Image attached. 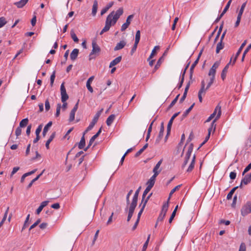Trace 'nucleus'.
Listing matches in <instances>:
<instances>
[{"mask_svg":"<svg viewBox=\"0 0 251 251\" xmlns=\"http://www.w3.org/2000/svg\"><path fill=\"white\" fill-rule=\"evenodd\" d=\"M251 169V162L244 169L242 175L244 176L245 173L248 172Z\"/></svg>","mask_w":251,"mask_h":251,"instance_id":"774afa93","label":"nucleus"},{"mask_svg":"<svg viewBox=\"0 0 251 251\" xmlns=\"http://www.w3.org/2000/svg\"><path fill=\"white\" fill-rule=\"evenodd\" d=\"M7 22L5 20V18L3 17H1L0 18V28L6 24Z\"/></svg>","mask_w":251,"mask_h":251,"instance_id":"0e129e2a","label":"nucleus"},{"mask_svg":"<svg viewBox=\"0 0 251 251\" xmlns=\"http://www.w3.org/2000/svg\"><path fill=\"white\" fill-rule=\"evenodd\" d=\"M158 49H159V46H156L154 47V49L152 50L151 51V53L150 56H149V57L148 59V61H149L150 60H151V59L153 57V56L156 53V50H158Z\"/></svg>","mask_w":251,"mask_h":251,"instance_id":"8fccbe9b","label":"nucleus"},{"mask_svg":"<svg viewBox=\"0 0 251 251\" xmlns=\"http://www.w3.org/2000/svg\"><path fill=\"white\" fill-rule=\"evenodd\" d=\"M241 212L243 216H245L251 212V203L250 201L247 202L242 207Z\"/></svg>","mask_w":251,"mask_h":251,"instance_id":"20e7f679","label":"nucleus"},{"mask_svg":"<svg viewBox=\"0 0 251 251\" xmlns=\"http://www.w3.org/2000/svg\"><path fill=\"white\" fill-rule=\"evenodd\" d=\"M126 45V41H125L124 40L121 41L119 43H118L117 44V45L115 47L114 50L115 51L121 50V49H122L123 48H124L125 47Z\"/></svg>","mask_w":251,"mask_h":251,"instance_id":"a878e982","label":"nucleus"},{"mask_svg":"<svg viewBox=\"0 0 251 251\" xmlns=\"http://www.w3.org/2000/svg\"><path fill=\"white\" fill-rule=\"evenodd\" d=\"M246 4H247V1L244 2L242 4V5L241 6V8L240 9V11H239V12L238 13V15H239V16H242V14L243 13V12H244V9L245 8L246 6Z\"/></svg>","mask_w":251,"mask_h":251,"instance_id":"680f3d73","label":"nucleus"},{"mask_svg":"<svg viewBox=\"0 0 251 251\" xmlns=\"http://www.w3.org/2000/svg\"><path fill=\"white\" fill-rule=\"evenodd\" d=\"M151 190V189H150L149 187L148 188V187H147L146 189L144 190V191L143 192V195H142V201H141V203L140 205H142V203L143 202V201H144V199H145V197H146V195L150 192V191Z\"/></svg>","mask_w":251,"mask_h":251,"instance_id":"09e8293b","label":"nucleus"},{"mask_svg":"<svg viewBox=\"0 0 251 251\" xmlns=\"http://www.w3.org/2000/svg\"><path fill=\"white\" fill-rule=\"evenodd\" d=\"M220 61H217L214 63L209 71L208 75L209 76H213L214 77H215L216 70L220 66Z\"/></svg>","mask_w":251,"mask_h":251,"instance_id":"f8f14e48","label":"nucleus"},{"mask_svg":"<svg viewBox=\"0 0 251 251\" xmlns=\"http://www.w3.org/2000/svg\"><path fill=\"white\" fill-rule=\"evenodd\" d=\"M222 28H223V25H221L220 27H219V30L217 32V35L215 38V40H214V41L215 42H216L217 40L218 39V38H219V36L220 35V34L222 32Z\"/></svg>","mask_w":251,"mask_h":251,"instance_id":"69168bd1","label":"nucleus"},{"mask_svg":"<svg viewBox=\"0 0 251 251\" xmlns=\"http://www.w3.org/2000/svg\"><path fill=\"white\" fill-rule=\"evenodd\" d=\"M164 127L163 123H162L160 126V131L156 139L155 142L158 143L162 139L164 134Z\"/></svg>","mask_w":251,"mask_h":251,"instance_id":"5701e85b","label":"nucleus"},{"mask_svg":"<svg viewBox=\"0 0 251 251\" xmlns=\"http://www.w3.org/2000/svg\"><path fill=\"white\" fill-rule=\"evenodd\" d=\"M102 111H103V108L101 109L100 111H99L95 115L92 122L96 124L98 121V119H99L101 113L102 112Z\"/></svg>","mask_w":251,"mask_h":251,"instance_id":"ea45409f","label":"nucleus"},{"mask_svg":"<svg viewBox=\"0 0 251 251\" xmlns=\"http://www.w3.org/2000/svg\"><path fill=\"white\" fill-rule=\"evenodd\" d=\"M221 106L219 104H218L215 107L213 113L212 114H211V115L209 117H210L211 119H212L216 115V118L214 119L216 121L219 118H220L221 115Z\"/></svg>","mask_w":251,"mask_h":251,"instance_id":"9b49d317","label":"nucleus"},{"mask_svg":"<svg viewBox=\"0 0 251 251\" xmlns=\"http://www.w3.org/2000/svg\"><path fill=\"white\" fill-rule=\"evenodd\" d=\"M220 61H217L214 63L209 71L208 75L209 76H213L214 77H215L216 70L220 66Z\"/></svg>","mask_w":251,"mask_h":251,"instance_id":"4468645a","label":"nucleus"},{"mask_svg":"<svg viewBox=\"0 0 251 251\" xmlns=\"http://www.w3.org/2000/svg\"><path fill=\"white\" fill-rule=\"evenodd\" d=\"M92 50L89 55L90 58L89 59H91L93 58L92 57H91L93 55H98L100 51V47L98 45L96 42L95 41H93L92 43Z\"/></svg>","mask_w":251,"mask_h":251,"instance_id":"7ed1b4c3","label":"nucleus"},{"mask_svg":"<svg viewBox=\"0 0 251 251\" xmlns=\"http://www.w3.org/2000/svg\"><path fill=\"white\" fill-rule=\"evenodd\" d=\"M55 132H54L51 134V135L49 139L47 141L46 143V147L47 148V149H49V145H50V143L53 140V139L55 137Z\"/></svg>","mask_w":251,"mask_h":251,"instance_id":"a19ab883","label":"nucleus"},{"mask_svg":"<svg viewBox=\"0 0 251 251\" xmlns=\"http://www.w3.org/2000/svg\"><path fill=\"white\" fill-rule=\"evenodd\" d=\"M221 106L219 104H218L215 107L213 113L212 114H211V115L209 117H210L211 119H212L216 115V118L214 119L216 121L219 118H220L221 115Z\"/></svg>","mask_w":251,"mask_h":251,"instance_id":"423d86ee","label":"nucleus"},{"mask_svg":"<svg viewBox=\"0 0 251 251\" xmlns=\"http://www.w3.org/2000/svg\"><path fill=\"white\" fill-rule=\"evenodd\" d=\"M220 61H217L214 63L209 71L208 75L209 76H213L214 77H215L216 70L220 66Z\"/></svg>","mask_w":251,"mask_h":251,"instance_id":"ddd939ff","label":"nucleus"},{"mask_svg":"<svg viewBox=\"0 0 251 251\" xmlns=\"http://www.w3.org/2000/svg\"><path fill=\"white\" fill-rule=\"evenodd\" d=\"M231 61L227 64L226 65L224 69L222 71V74H221V78L223 80H224L226 76V74L227 72V70L229 68V64L230 63Z\"/></svg>","mask_w":251,"mask_h":251,"instance_id":"f704fd0d","label":"nucleus"},{"mask_svg":"<svg viewBox=\"0 0 251 251\" xmlns=\"http://www.w3.org/2000/svg\"><path fill=\"white\" fill-rule=\"evenodd\" d=\"M221 106L219 104H218L215 107L213 113L212 114H211V115L209 117H210L211 119H212L216 115V118L214 119L216 121L219 118H220L221 115Z\"/></svg>","mask_w":251,"mask_h":251,"instance_id":"9d476101","label":"nucleus"},{"mask_svg":"<svg viewBox=\"0 0 251 251\" xmlns=\"http://www.w3.org/2000/svg\"><path fill=\"white\" fill-rule=\"evenodd\" d=\"M140 39V30H137L135 35V43L136 44H138Z\"/></svg>","mask_w":251,"mask_h":251,"instance_id":"13d9d810","label":"nucleus"},{"mask_svg":"<svg viewBox=\"0 0 251 251\" xmlns=\"http://www.w3.org/2000/svg\"><path fill=\"white\" fill-rule=\"evenodd\" d=\"M162 162V160H160L156 164L153 169V172L154 173L153 176H157L161 172V169H160V165Z\"/></svg>","mask_w":251,"mask_h":251,"instance_id":"aec40b11","label":"nucleus"},{"mask_svg":"<svg viewBox=\"0 0 251 251\" xmlns=\"http://www.w3.org/2000/svg\"><path fill=\"white\" fill-rule=\"evenodd\" d=\"M114 4L113 1L110 2L105 7H104L100 12V15H103L110 8H111Z\"/></svg>","mask_w":251,"mask_h":251,"instance_id":"473e14b6","label":"nucleus"},{"mask_svg":"<svg viewBox=\"0 0 251 251\" xmlns=\"http://www.w3.org/2000/svg\"><path fill=\"white\" fill-rule=\"evenodd\" d=\"M238 188V186H236L234 188H233L231 191L229 192V193L227 194L226 198L227 200H230L231 199L232 195L233 193H234L235 191Z\"/></svg>","mask_w":251,"mask_h":251,"instance_id":"49530a36","label":"nucleus"},{"mask_svg":"<svg viewBox=\"0 0 251 251\" xmlns=\"http://www.w3.org/2000/svg\"><path fill=\"white\" fill-rule=\"evenodd\" d=\"M215 77L210 76V80L208 82L207 86H205V83L204 80L201 82V88L198 92V98L200 102L202 101V96H204L206 91L210 88L211 85L213 83Z\"/></svg>","mask_w":251,"mask_h":251,"instance_id":"f257e3e1","label":"nucleus"},{"mask_svg":"<svg viewBox=\"0 0 251 251\" xmlns=\"http://www.w3.org/2000/svg\"><path fill=\"white\" fill-rule=\"evenodd\" d=\"M215 120H214L212 121L210 127L208 129V134H209V135H210L211 132L212 131V130H213L214 131L215 130L216 127V125L215 124Z\"/></svg>","mask_w":251,"mask_h":251,"instance_id":"3c124183","label":"nucleus"},{"mask_svg":"<svg viewBox=\"0 0 251 251\" xmlns=\"http://www.w3.org/2000/svg\"><path fill=\"white\" fill-rule=\"evenodd\" d=\"M28 0H21L19 1L15 2L14 4L16 5L18 8H21L26 4Z\"/></svg>","mask_w":251,"mask_h":251,"instance_id":"72a5a7b5","label":"nucleus"},{"mask_svg":"<svg viewBox=\"0 0 251 251\" xmlns=\"http://www.w3.org/2000/svg\"><path fill=\"white\" fill-rule=\"evenodd\" d=\"M156 176H152L147 182V187L151 189L154 185Z\"/></svg>","mask_w":251,"mask_h":251,"instance_id":"b1692460","label":"nucleus"},{"mask_svg":"<svg viewBox=\"0 0 251 251\" xmlns=\"http://www.w3.org/2000/svg\"><path fill=\"white\" fill-rule=\"evenodd\" d=\"M71 36L75 42L77 43L78 42V39L73 30L71 31Z\"/></svg>","mask_w":251,"mask_h":251,"instance_id":"864d4df0","label":"nucleus"},{"mask_svg":"<svg viewBox=\"0 0 251 251\" xmlns=\"http://www.w3.org/2000/svg\"><path fill=\"white\" fill-rule=\"evenodd\" d=\"M242 180L244 185H247L250 183L251 181V173L246 175Z\"/></svg>","mask_w":251,"mask_h":251,"instance_id":"7c9ffc66","label":"nucleus"},{"mask_svg":"<svg viewBox=\"0 0 251 251\" xmlns=\"http://www.w3.org/2000/svg\"><path fill=\"white\" fill-rule=\"evenodd\" d=\"M141 188V187H139L138 188V189L136 191V192L133 196V199L132 200V202L131 203L134 204L135 205L137 204L138 195H139V193Z\"/></svg>","mask_w":251,"mask_h":251,"instance_id":"393cba45","label":"nucleus"},{"mask_svg":"<svg viewBox=\"0 0 251 251\" xmlns=\"http://www.w3.org/2000/svg\"><path fill=\"white\" fill-rule=\"evenodd\" d=\"M181 186V185H178L176 186L175 188H174L170 192V194H169V198H168V201H169L171 197L172 196V195L177 190H178V189Z\"/></svg>","mask_w":251,"mask_h":251,"instance_id":"5fc2aeb1","label":"nucleus"},{"mask_svg":"<svg viewBox=\"0 0 251 251\" xmlns=\"http://www.w3.org/2000/svg\"><path fill=\"white\" fill-rule=\"evenodd\" d=\"M224 45L223 43V42H222V41H220V42H219L217 45L216 50V53H218L220 52V51L224 48Z\"/></svg>","mask_w":251,"mask_h":251,"instance_id":"a18cd8bd","label":"nucleus"},{"mask_svg":"<svg viewBox=\"0 0 251 251\" xmlns=\"http://www.w3.org/2000/svg\"><path fill=\"white\" fill-rule=\"evenodd\" d=\"M8 210H9V207H7V209H6V210L5 213H4V216H3L1 221L0 223V227L2 226V225H3V223L6 220V219L7 216Z\"/></svg>","mask_w":251,"mask_h":251,"instance_id":"6e6d98bb","label":"nucleus"},{"mask_svg":"<svg viewBox=\"0 0 251 251\" xmlns=\"http://www.w3.org/2000/svg\"><path fill=\"white\" fill-rule=\"evenodd\" d=\"M51 125H52V122H50L45 126L44 127V128L43 129V133H42L43 136L44 137H45L46 136L47 132H48V131L49 130V128L51 126Z\"/></svg>","mask_w":251,"mask_h":251,"instance_id":"58836bf2","label":"nucleus"},{"mask_svg":"<svg viewBox=\"0 0 251 251\" xmlns=\"http://www.w3.org/2000/svg\"><path fill=\"white\" fill-rule=\"evenodd\" d=\"M221 106L219 104H218L215 107L213 113L212 114H211V115L209 117H210L211 119H212L216 115V118L214 119L216 121L219 118H220L221 115Z\"/></svg>","mask_w":251,"mask_h":251,"instance_id":"0eeeda50","label":"nucleus"},{"mask_svg":"<svg viewBox=\"0 0 251 251\" xmlns=\"http://www.w3.org/2000/svg\"><path fill=\"white\" fill-rule=\"evenodd\" d=\"M133 17V15H130L127 17L126 23L123 24L121 26V30L122 31H125L128 27Z\"/></svg>","mask_w":251,"mask_h":251,"instance_id":"a211bd4d","label":"nucleus"},{"mask_svg":"<svg viewBox=\"0 0 251 251\" xmlns=\"http://www.w3.org/2000/svg\"><path fill=\"white\" fill-rule=\"evenodd\" d=\"M195 105V103H194L188 109H187L183 114V117H185L189 113V112L192 110Z\"/></svg>","mask_w":251,"mask_h":251,"instance_id":"052dcab7","label":"nucleus"},{"mask_svg":"<svg viewBox=\"0 0 251 251\" xmlns=\"http://www.w3.org/2000/svg\"><path fill=\"white\" fill-rule=\"evenodd\" d=\"M85 145V141L84 138V135L83 134L81 138V140L78 143V147L79 149H82Z\"/></svg>","mask_w":251,"mask_h":251,"instance_id":"37998d69","label":"nucleus"},{"mask_svg":"<svg viewBox=\"0 0 251 251\" xmlns=\"http://www.w3.org/2000/svg\"><path fill=\"white\" fill-rule=\"evenodd\" d=\"M195 159H196V156H195V155H194L193 157L191 162L187 170V172H191L192 171V170L194 169L195 163Z\"/></svg>","mask_w":251,"mask_h":251,"instance_id":"e433bc0d","label":"nucleus"},{"mask_svg":"<svg viewBox=\"0 0 251 251\" xmlns=\"http://www.w3.org/2000/svg\"><path fill=\"white\" fill-rule=\"evenodd\" d=\"M95 124H96L95 123L91 122L89 126L87 127L86 129L84 132V135H85L88 131L91 130L93 128Z\"/></svg>","mask_w":251,"mask_h":251,"instance_id":"4d7b16f0","label":"nucleus"},{"mask_svg":"<svg viewBox=\"0 0 251 251\" xmlns=\"http://www.w3.org/2000/svg\"><path fill=\"white\" fill-rule=\"evenodd\" d=\"M115 24H113V22L110 20V18L109 17H107L105 21V25L103 28L100 32V34L102 35L104 32L108 31L112 25H114Z\"/></svg>","mask_w":251,"mask_h":251,"instance_id":"39448f33","label":"nucleus"},{"mask_svg":"<svg viewBox=\"0 0 251 251\" xmlns=\"http://www.w3.org/2000/svg\"><path fill=\"white\" fill-rule=\"evenodd\" d=\"M60 92L61 96V101L62 102H65L68 99L69 96L67 95L65 87L64 86V83H62L60 87Z\"/></svg>","mask_w":251,"mask_h":251,"instance_id":"dca6fc26","label":"nucleus"},{"mask_svg":"<svg viewBox=\"0 0 251 251\" xmlns=\"http://www.w3.org/2000/svg\"><path fill=\"white\" fill-rule=\"evenodd\" d=\"M168 202L163 204L161 212L157 219V222L162 221L163 220L168 210Z\"/></svg>","mask_w":251,"mask_h":251,"instance_id":"2eb2a0df","label":"nucleus"},{"mask_svg":"<svg viewBox=\"0 0 251 251\" xmlns=\"http://www.w3.org/2000/svg\"><path fill=\"white\" fill-rule=\"evenodd\" d=\"M179 113H180V112H178L177 113H176L175 114H174L173 115V116L171 117L170 121H169V123L167 125V135L166 136V138H167L168 136L170 134L173 121L179 114Z\"/></svg>","mask_w":251,"mask_h":251,"instance_id":"f3484780","label":"nucleus"},{"mask_svg":"<svg viewBox=\"0 0 251 251\" xmlns=\"http://www.w3.org/2000/svg\"><path fill=\"white\" fill-rule=\"evenodd\" d=\"M193 150V144L192 143H191L188 147V151H187L186 155H185V157H186V158L187 159H190V157L191 156Z\"/></svg>","mask_w":251,"mask_h":251,"instance_id":"4c0bfd02","label":"nucleus"},{"mask_svg":"<svg viewBox=\"0 0 251 251\" xmlns=\"http://www.w3.org/2000/svg\"><path fill=\"white\" fill-rule=\"evenodd\" d=\"M163 60H164L163 56L161 57L158 59V60L157 61V62L155 66V67L154 69V71H156V70H157L159 68V67L160 66L162 62L163 61Z\"/></svg>","mask_w":251,"mask_h":251,"instance_id":"de8ad7c7","label":"nucleus"},{"mask_svg":"<svg viewBox=\"0 0 251 251\" xmlns=\"http://www.w3.org/2000/svg\"><path fill=\"white\" fill-rule=\"evenodd\" d=\"M101 132V127L100 128V129L98 130V131L97 132L96 134H95L94 136H93L90 139L89 141V144L88 146L86 148V149L84 150L85 151H86L87 149L91 146L92 143L94 142L95 140L99 136V135L100 134Z\"/></svg>","mask_w":251,"mask_h":251,"instance_id":"412c9836","label":"nucleus"},{"mask_svg":"<svg viewBox=\"0 0 251 251\" xmlns=\"http://www.w3.org/2000/svg\"><path fill=\"white\" fill-rule=\"evenodd\" d=\"M246 246L244 243H242L240 246L239 251H246Z\"/></svg>","mask_w":251,"mask_h":251,"instance_id":"338daca9","label":"nucleus"},{"mask_svg":"<svg viewBox=\"0 0 251 251\" xmlns=\"http://www.w3.org/2000/svg\"><path fill=\"white\" fill-rule=\"evenodd\" d=\"M28 123V119L27 118H25L23 119L20 123L19 126L20 127H24L26 126Z\"/></svg>","mask_w":251,"mask_h":251,"instance_id":"c03bdc74","label":"nucleus"},{"mask_svg":"<svg viewBox=\"0 0 251 251\" xmlns=\"http://www.w3.org/2000/svg\"><path fill=\"white\" fill-rule=\"evenodd\" d=\"M179 96H180V94L177 95L176 96V97L174 99V100L171 102L170 105L169 106V107H168L169 109L172 108L176 103Z\"/></svg>","mask_w":251,"mask_h":251,"instance_id":"bf43d9fd","label":"nucleus"},{"mask_svg":"<svg viewBox=\"0 0 251 251\" xmlns=\"http://www.w3.org/2000/svg\"><path fill=\"white\" fill-rule=\"evenodd\" d=\"M98 1L96 0H94L93 1V4L92 6V15L93 16H95L98 10Z\"/></svg>","mask_w":251,"mask_h":251,"instance_id":"cd10ccee","label":"nucleus"},{"mask_svg":"<svg viewBox=\"0 0 251 251\" xmlns=\"http://www.w3.org/2000/svg\"><path fill=\"white\" fill-rule=\"evenodd\" d=\"M78 53H79L78 49H74L70 54V58H71V60L73 61L75 60L78 56Z\"/></svg>","mask_w":251,"mask_h":251,"instance_id":"bb28decb","label":"nucleus"},{"mask_svg":"<svg viewBox=\"0 0 251 251\" xmlns=\"http://www.w3.org/2000/svg\"><path fill=\"white\" fill-rule=\"evenodd\" d=\"M94 79V76H91L89 79L87 80L86 82V87L88 90L91 92L92 93L93 92V88L91 86V83L93 81Z\"/></svg>","mask_w":251,"mask_h":251,"instance_id":"c85d7f7f","label":"nucleus"},{"mask_svg":"<svg viewBox=\"0 0 251 251\" xmlns=\"http://www.w3.org/2000/svg\"><path fill=\"white\" fill-rule=\"evenodd\" d=\"M150 236L151 235H149L148 237V238L146 241V242L144 243V245H143V249H142V251H146L147 248V247H148V244H149V240H150Z\"/></svg>","mask_w":251,"mask_h":251,"instance_id":"e2e57ef3","label":"nucleus"},{"mask_svg":"<svg viewBox=\"0 0 251 251\" xmlns=\"http://www.w3.org/2000/svg\"><path fill=\"white\" fill-rule=\"evenodd\" d=\"M221 106L219 104H218L215 107L213 113L212 114H211V115L209 117H210L211 119H212L216 115V118L214 119L216 121L219 118H220L221 115Z\"/></svg>","mask_w":251,"mask_h":251,"instance_id":"6e6552de","label":"nucleus"},{"mask_svg":"<svg viewBox=\"0 0 251 251\" xmlns=\"http://www.w3.org/2000/svg\"><path fill=\"white\" fill-rule=\"evenodd\" d=\"M137 205L130 203L129 207V211H128V214L127 216V221L128 222L130 221V219L131 218L133 212L134 211V209L135 207H136Z\"/></svg>","mask_w":251,"mask_h":251,"instance_id":"4be33fe9","label":"nucleus"},{"mask_svg":"<svg viewBox=\"0 0 251 251\" xmlns=\"http://www.w3.org/2000/svg\"><path fill=\"white\" fill-rule=\"evenodd\" d=\"M124 12L123 8L122 7L119 8L115 13L114 11L111 12L107 17L110 18V20L112 21L113 24H116L119 18L121 15H123Z\"/></svg>","mask_w":251,"mask_h":251,"instance_id":"f03ea898","label":"nucleus"},{"mask_svg":"<svg viewBox=\"0 0 251 251\" xmlns=\"http://www.w3.org/2000/svg\"><path fill=\"white\" fill-rule=\"evenodd\" d=\"M115 118V115L114 114L110 115L106 120V123L108 126H110Z\"/></svg>","mask_w":251,"mask_h":251,"instance_id":"c9c22d12","label":"nucleus"},{"mask_svg":"<svg viewBox=\"0 0 251 251\" xmlns=\"http://www.w3.org/2000/svg\"><path fill=\"white\" fill-rule=\"evenodd\" d=\"M78 103H79V100L77 101L76 103L74 106L73 109L71 110L70 114V118H69V121L72 122L75 120V112L77 111L78 107Z\"/></svg>","mask_w":251,"mask_h":251,"instance_id":"6ab92c4d","label":"nucleus"},{"mask_svg":"<svg viewBox=\"0 0 251 251\" xmlns=\"http://www.w3.org/2000/svg\"><path fill=\"white\" fill-rule=\"evenodd\" d=\"M49 203V201H43L39 207L37 209L36 213L37 214H39L41 211L43 210L44 207H45Z\"/></svg>","mask_w":251,"mask_h":251,"instance_id":"c756f323","label":"nucleus"},{"mask_svg":"<svg viewBox=\"0 0 251 251\" xmlns=\"http://www.w3.org/2000/svg\"><path fill=\"white\" fill-rule=\"evenodd\" d=\"M221 106L219 104H218L215 107L213 113L212 114H211V115L209 117H210L211 119H212L216 115V118L214 119L216 121L219 118H220L221 115Z\"/></svg>","mask_w":251,"mask_h":251,"instance_id":"1a4fd4ad","label":"nucleus"},{"mask_svg":"<svg viewBox=\"0 0 251 251\" xmlns=\"http://www.w3.org/2000/svg\"><path fill=\"white\" fill-rule=\"evenodd\" d=\"M246 43H247V41L245 40L242 44L241 46H240V47L239 48V49H238V50L237 51V52L236 53V56H238L239 55V54L241 53L243 49L244 48V47L246 45Z\"/></svg>","mask_w":251,"mask_h":251,"instance_id":"603ef678","label":"nucleus"},{"mask_svg":"<svg viewBox=\"0 0 251 251\" xmlns=\"http://www.w3.org/2000/svg\"><path fill=\"white\" fill-rule=\"evenodd\" d=\"M44 171H45V170H43V171H42V172H41V173L39 175H38V176H37L35 178H34L33 179H32V180H31V181L29 183V184L28 185V186H27V188H28H28H30V187L32 186V185L33 183L35 181H37V180L40 178V176L43 175V174L44 173Z\"/></svg>","mask_w":251,"mask_h":251,"instance_id":"79ce46f5","label":"nucleus"},{"mask_svg":"<svg viewBox=\"0 0 251 251\" xmlns=\"http://www.w3.org/2000/svg\"><path fill=\"white\" fill-rule=\"evenodd\" d=\"M121 60H122L121 56H119L116 57L115 59H114L113 60H112L110 62V65H109V67L111 68V67L116 65L117 64H118L119 63H120L121 62Z\"/></svg>","mask_w":251,"mask_h":251,"instance_id":"2f4dec72","label":"nucleus"}]
</instances>
